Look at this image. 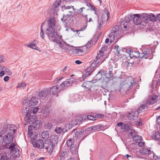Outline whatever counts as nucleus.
<instances>
[{"label":"nucleus","mask_w":160,"mask_h":160,"mask_svg":"<svg viewBox=\"0 0 160 160\" xmlns=\"http://www.w3.org/2000/svg\"><path fill=\"white\" fill-rule=\"evenodd\" d=\"M15 144L12 143L10 144L8 148L10 149L12 153L14 155V156L16 157H18L20 155V150L17 148L15 147Z\"/></svg>","instance_id":"8"},{"label":"nucleus","mask_w":160,"mask_h":160,"mask_svg":"<svg viewBox=\"0 0 160 160\" xmlns=\"http://www.w3.org/2000/svg\"><path fill=\"white\" fill-rule=\"evenodd\" d=\"M26 84L25 83H22L21 84H19L18 87L21 88H24L26 86Z\"/></svg>","instance_id":"58"},{"label":"nucleus","mask_w":160,"mask_h":160,"mask_svg":"<svg viewBox=\"0 0 160 160\" xmlns=\"http://www.w3.org/2000/svg\"><path fill=\"white\" fill-rule=\"evenodd\" d=\"M75 82V79L73 78H71L63 81L60 84V86L62 88H65L68 87L72 86V84Z\"/></svg>","instance_id":"9"},{"label":"nucleus","mask_w":160,"mask_h":160,"mask_svg":"<svg viewBox=\"0 0 160 160\" xmlns=\"http://www.w3.org/2000/svg\"><path fill=\"white\" fill-rule=\"evenodd\" d=\"M152 137L156 140H160V133L155 132H154L152 136Z\"/></svg>","instance_id":"35"},{"label":"nucleus","mask_w":160,"mask_h":160,"mask_svg":"<svg viewBox=\"0 0 160 160\" xmlns=\"http://www.w3.org/2000/svg\"><path fill=\"white\" fill-rule=\"evenodd\" d=\"M57 43L59 45L60 48H62L63 49H64L67 51L69 53H70V48L72 47V46H70L68 45H67L66 43L65 42H62L60 40H58V39L57 41H54Z\"/></svg>","instance_id":"11"},{"label":"nucleus","mask_w":160,"mask_h":160,"mask_svg":"<svg viewBox=\"0 0 160 160\" xmlns=\"http://www.w3.org/2000/svg\"><path fill=\"white\" fill-rule=\"evenodd\" d=\"M128 131L129 135L132 136L133 140H142V136L137 135V132L134 130L129 129Z\"/></svg>","instance_id":"13"},{"label":"nucleus","mask_w":160,"mask_h":160,"mask_svg":"<svg viewBox=\"0 0 160 160\" xmlns=\"http://www.w3.org/2000/svg\"><path fill=\"white\" fill-rule=\"evenodd\" d=\"M70 151L72 154H76L77 152V146L75 144L72 145L70 147Z\"/></svg>","instance_id":"39"},{"label":"nucleus","mask_w":160,"mask_h":160,"mask_svg":"<svg viewBox=\"0 0 160 160\" xmlns=\"http://www.w3.org/2000/svg\"><path fill=\"white\" fill-rule=\"evenodd\" d=\"M147 56L148 54L146 52H143V53H139V58H147Z\"/></svg>","instance_id":"45"},{"label":"nucleus","mask_w":160,"mask_h":160,"mask_svg":"<svg viewBox=\"0 0 160 160\" xmlns=\"http://www.w3.org/2000/svg\"><path fill=\"white\" fill-rule=\"evenodd\" d=\"M82 122L81 118L79 117L78 118L75 119L74 121V124L75 125H76L78 124H79ZM74 122H72L69 124V125H71V127H70V128H72V126H73L74 125Z\"/></svg>","instance_id":"32"},{"label":"nucleus","mask_w":160,"mask_h":160,"mask_svg":"<svg viewBox=\"0 0 160 160\" xmlns=\"http://www.w3.org/2000/svg\"><path fill=\"white\" fill-rule=\"evenodd\" d=\"M152 155L153 157V158H154L155 160H160V157H158V156L154 154L153 153V154H152Z\"/></svg>","instance_id":"59"},{"label":"nucleus","mask_w":160,"mask_h":160,"mask_svg":"<svg viewBox=\"0 0 160 160\" xmlns=\"http://www.w3.org/2000/svg\"><path fill=\"white\" fill-rule=\"evenodd\" d=\"M66 153L65 152H63L61 153V154L60 156V158L61 159H63L65 158V157L66 156Z\"/></svg>","instance_id":"55"},{"label":"nucleus","mask_w":160,"mask_h":160,"mask_svg":"<svg viewBox=\"0 0 160 160\" xmlns=\"http://www.w3.org/2000/svg\"><path fill=\"white\" fill-rule=\"evenodd\" d=\"M133 15L128 14L124 18V20L122 21L120 23L121 28H124L126 30L128 28V23L133 19Z\"/></svg>","instance_id":"7"},{"label":"nucleus","mask_w":160,"mask_h":160,"mask_svg":"<svg viewBox=\"0 0 160 160\" xmlns=\"http://www.w3.org/2000/svg\"><path fill=\"white\" fill-rule=\"evenodd\" d=\"M28 139L30 140H36L37 139L38 136L36 133H32L29 136H28Z\"/></svg>","instance_id":"40"},{"label":"nucleus","mask_w":160,"mask_h":160,"mask_svg":"<svg viewBox=\"0 0 160 160\" xmlns=\"http://www.w3.org/2000/svg\"><path fill=\"white\" fill-rule=\"evenodd\" d=\"M28 102L29 105L28 107L33 108V107L38 104L39 102V99L35 97H33L28 101Z\"/></svg>","instance_id":"15"},{"label":"nucleus","mask_w":160,"mask_h":160,"mask_svg":"<svg viewBox=\"0 0 160 160\" xmlns=\"http://www.w3.org/2000/svg\"><path fill=\"white\" fill-rule=\"evenodd\" d=\"M44 24V23L43 22H42V25L41 26V31L40 32V35L41 37L42 38L44 39V32L42 28V25Z\"/></svg>","instance_id":"46"},{"label":"nucleus","mask_w":160,"mask_h":160,"mask_svg":"<svg viewBox=\"0 0 160 160\" xmlns=\"http://www.w3.org/2000/svg\"><path fill=\"white\" fill-rule=\"evenodd\" d=\"M71 15H72L71 14H67L66 15H63V18H61V20L64 23L65 27H67L68 26V24L70 21V16Z\"/></svg>","instance_id":"17"},{"label":"nucleus","mask_w":160,"mask_h":160,"mask_svg":"<svg viewBox=\"0 0 160 160\" xmlns=\"http://www.w3.org/2000/svg\"><path fill=\"white\" fill-rule=\"evenodd\" d=\"M114 49L115 51V53L117 54L118 56H121L123 54V53L124 52H126V50L125 48H122V49H120L119 48V46L118 45H116L115 46L114 48Z\"/></svg>","instance_id":"21"},{"label":"nucleus","mask_w":160,"mask_h":160,"mask_svg":"<svg viewBox=\"0 0 160 160\" xmlns=\"http://www.w3.org/2000/svg\"><path fill=\"white\" fill-rule=\"evenodd\" d=\"M85 8L84 7H82L81 8H80L79 9H78L77 10V11L76 12L78 14H80L82 13L83 11V10L85 9Z\"/></svg>","instance_id":"57"},{"label":"nucleus","mask_w":160,"mask_h":160,"mask_svg":"<svg viewBox=\"0 0 160 160\" xmlns=\"http://www.w3.org/2000/svg\"><path fill=\"white\" fill-rule=\"evenodd\" d=\"M52 125L51 123L47 122L45 124L44 127L47 129H50L52 128Z\"/></svg>","instance_id":"50"},{"label":"nucleus","mask_w":160,"mask_h":160,"mask_svg":"<svg viewBox=\"0 0 160 160\" xmlns=\"http://www.w3.org/2000/svg\"><path fill=\"white\" fill-rule=\"evenodd\" d=\"M159 97V95L157 96L155 94H152L150 95L148 98V101L149 104H152L157 102V100Z\"/></svg>","instance_id":"19"},{"label":"nucleus","mask_w":160,"mask_h":160,"mask_svg":"<svg viewBox=\"0 0 160 160\" xmlns=\"http://www.w3.org/2000/svg\"><path fill=\"white\" fill-rule=\"evenodd\" d=\"M133 21L136 25H139L142 22L141 15L135 14L133 15Z\"/></svg>","instance_id":"18"},{"label":"nucleus","mask_w":160,"mask_h":160,"mask_svg":"<svg viewBox=\"0 0 160 160\" xmlns=\"http://www.w3.org/2000/svg\"><path fill=\"white\" fill-rule=\"evenodd\" d=\"M35 40H34L32 42H31L29 44H25V45L28 48H31L35 50H37L38 49V47L35 44Z\"/></svg>","instance_id":"29"},{"label":"nucleus","mask_w":160,"mask_h":160,"mask_svg":"<svg viewBox=\"0 0 160 160\" xmlns=\"http://www.w3.org/2000/svg\"><path fill=\"white\" fill-rule=\"evenodd\" d=\"M42 113H43L44 115H47L50 113V110L48 107H45L42 108Z\"/></svg>","instance_id":"41"},{"label":"nucleus","mask_w":160,"mask_h":160,"mask_svg":"<svg viewBox=\"0 0 160 160\" xmlns=\"http://www.w3.org/2000/svg\"><path fill=\"white\" fill-rule=\"evenodd\" d=\"M48 22L49 26L48 28L54 29L56 23V20L55 18H49L48 21Z\"/></svg>","instance_id":"20"},{"label":"nucleus","mask_w":160,"mask_h":160,"mask_svg":"<svg viewBox=\"0 0 160 160\" xmlns=\"http://www.w3.org/2000/svg\"><path fill=\"white\" fill-rule=\"evenodd\" d=\"M104 11L105 13L106 14V15L107 16V21L109 18V16H110L109 12V11H108V10H107V9L106 8H105L104 9Z\"/></svg>","instance_id":"56"},{"label":"nucleus","mask_w":160,"mask_h":160,"mask_svg":"<svg viewBox=\"0 0 160 160\" xmlns=\"http://www.w3.org/2000/svg\"><path fill=\"white\" fill-rule=\"evenodd\" d=\"M102 127V126L101 125H98L88 128L87 130L90 131H92L96 130L99 131L100 130Z\"/></svg>","instance_id":"25"},{"label":"nucleus","mask_w":160,"mask_h":160,"mask_svg":"<svg viewBox=\"0 0 160 160\" xmlns=\"http://www.w3.org/2000/svg\"><path fill=\"white\" fill-rule=\"evenodd\" d=\"M32 144L34 148L42 149L44 147H45L46 149L49 153H51L53 149L55 147V145L53 144V141H47L48 143H43V141H31Z\"/></svg>","instance_id":"4"},{"label":"nucleus","mask_w":160,"mask_h":160,"mask_svg":"<svg viewBox=\"0 0 160 160\" xmlns=\"http://www.w3.org/2000/svg\"><path fill=\"white\" fill-rule=\"evenodd\" d=\"M121 129L125 131H128L129 130V126L128 124H124L121 127Z\"/></svg>","instance_id":"49"},{"label":"nucleus","mask_w":160,"mask_h":160,"mask_svg":"<svg viewBox=\"0 0 160 160\" xmlns=\"http://www.w3.org/2000/svg\"><path fill=\"white\" fill-rule=\"evenodd\" d=\"M87 48L86 47L83 46L81 47L78 48L76 50L77 53L79 55H81L84 52L86 51Z\"/></svg>","instance_id":"23"},{"label":"nucleus","mask_w":160,"mask_h":160,"mask_svg":"<svg viewBox=\"0 0 160 160\" xmlns=\"http://www.w3.org/2000/svg\"><path fill=\"white\" fill-rule=\"evenodd\" d=\"M135 83L132 80V77H129L127 78L125 80V83L122 85L120 90V91L121 92L123 90L126 92L128 91H129L132 88L133 86L135 85Z\"/></svg>","instance_id":"5"},{"label":"nucleus","mask_w":160,"mask_h":160,"mask_svg":"<svg viewBox=\"0 0 160 160\" xmlns=\"http://www.w3.org/2000/svg\"><path fill=\"white\" fill-rule=\"evenodd\" d=\"M31 109L29 108H23L22 113L24 117V120L27 123L32 124L33 125V128L37 130L39 129L42 126V123L41 121L37 120L35 115H31Z\"/></svg>","instance_id":"2"},{"label":"nucleus","mask_w":160,"mask_h":160,"mask_svg":"<svg viewBox=\"0 0 160 160\" xmlns=\"http://www.w3.org/2000/svg\"><path fill=\"white\" fill-rule=\"evenodd\" d=\"M82 134V131H78L75 134V137L78 138L80 137Z\"/></svg>","instance_id":"53"},{"label":"nucleus","mask_w":160,"mask_h":160,"mask_svg":"<svg viewBox=\"0 0 160 160\" xmlns=\"http://www.w3.org/2000/svg\"><path fill=\"white\" fill-rule=\"evenodd\" d=\"M33 128V127L31 125L28 126V136L33 133L32 132Z\"/></svg>","instance_id":"47"},{"label":"nucleus","mask_w":160,"mask_h":160,"mask_svg":"<svg viewBox=\"0 0 160 160\" xmlns=\"http://www.w3.org/2000/svg\"><path fill=\"white\" fill-rule=\"evenodd\" d=\"M41 136L42 139L45 140H48L49 138V134L48 132L44 131L41 133Z\"/></svg>","instance_id":"34"},{"label":"nucleus","mask_w":160,"mask_h":160,"mask_svg":"<svg viewBox=\"0 0 160 160\" xmlns=\"http://www.w3.org/2000/svg\"><path fill=\"white\" fill-rule=\"evenodd\" d=\"M141 142H140V141L139 142H136V144H137L138 146L140 148H143L145 146V143L144 142H142V141H141Z\"/></svg>","instance_id":"48"},{"label":"nucleus","mask_w":160,"mask_h":160,"mask_svg":"<svg viewBox=\"0 0 160 160\" xmlns=\"http://www.w3.org/2000/svg\"><path fill=\"white\" fill-rule=\"evenodd\" d=\"M104 52L100 50L91 66L85 71V75L86 77H87L92 73L94 71L93 68L95 67L99 64L102 63L105 60L106 58L104 57Z\"/></svg>","instance_id":"3"},{"label":"nucleus","mask_w":160,"mask_h":160,"mask_svg":"<svg viewBox=\"0 0 160 160\" xmlns=\"http://www.w3.org/2000/svg\"><path fill=\"white\" fill-rule=\"evenodd\" d=\"M139 152L141 154L143 155L148 154L151 155L153 154V152H151L150 150L147 148H143L139 150Z\"/></svg>","instance_id":"28"},{"label":"nucleus","mask_w":160,"mask_h":160,"mask_svg":"<svg viewBox=\"0 0 160 160\" xmlns=\"http://www.w3.org/2000/svg\"><path fill=\"white\" fill-rule=\"evenodd\" d=\"M92 44V43L90 41L88 42L86 46H85L86 47V48H87L88 47H90Z\"/></svg>","instance_id":"62"},{"label":"nucleus","mask_w":160,"mask_h":160,"mask_svg":"<svg viewBox=\"0 0 160 160\" xmlns=\"http://www.w3.org/2000/svg\"><path fill=\"white\" fill-rule=\"evenodd\" d=\"M140 112V108H138L137 111L133 110L129 114L128 118L131 120H135Z\"/></svg>","instance_id":"14"},{"label":"nucleus","mask_w":160,"mask_h":160,"mask_svg":"<svg viewBox=\"0 0 160 160\" xmlns=\"http://www.w3.org/2000/svg\"><path fill=\"white\" fill-rule=\"evenodd\" d=\"M92 83L91 81L86 82L83 83L82 85V86L86 88V91L89 90L92 87Z\"/></svg>","instance_id":"27"},{"label":"nucleus","mask_w":160,"mask_h":160,"mask_svg":"<svg viewBox=\"0 0 160 160\" xmlns=\"http://www.w3.org/2000/svg\"><path fill=\"white\" fill-rule=\"evenodd\" d=\"M16 127L13 124L2 123L0 126V140H13Z\"/></svg>","instance_id":"1"},{"label":"nucleus","mask_w":160,"mask_h":160,"mask_svg":"<svg viewBox=\"0 0 160 160\" xmlns=\"http://www.w3.org/2000/svg\"><path fill=\"white\" fill-rule=\"evenodd\" d=\"M67 127H66V128L65 129L64 128H62L61 127H57L55 129V131L56 133L58 134L63 133L67 131L66 129Z\"/></svg>","instance_id":"24"},{"label":"nucleus","mask_w":160,"mask_h":160,"mask_svg":"<svg viewBox=\"0 0 160 160\" xmlns=\"http://www.w3.org/2000/svg\"><path fill=\"white\" fill-rule=\"evenodd\" d=\"M62 10L67 14L68 13H73L72 11H74L76 9L73 6L65 4L62 7Z\"/></svg>","instance_id":"10"},{"label":"nucleus","mask_w":160,"mask_h":160,"mask_svg":"<svg viewBox=\"0 0 160 160\" xmlns=\"http://www.w3.org/2000/svg\"><path fill=\"white\" fill-rule=\"evenodd\" d=\"M87 118L88 120L94 121L97 119L96 118V117H94L93 116L88 115L87 116Z\"/></svg>","instance_id":"54"},{"label":"nucleus","mask_w":160,"mask_h":160,"mask_svg":"<svg viewBox=\"0 0 160 160\" xmlns=\"http://www.w3.org/2000/svg\"><path fill=\"white\" fill-rule=\"evenodd\" d=\"M38 95L40 99L44 100L49 95V90L46 89L40 91L39 92Z\"/></svg>","instance_id":"12"},{"label":"nucleus","mask_w":160,"mask_h":160,"mask_svg":"<svg viewBox=\"0 0 160 160\" xmlns=\"http://www.w3.org/2000/svg\"><path fill=\"white\" fill-rule=\"evenodd\" d=\"M99 28H101L102 27V25L103 24V21L102 19L101 18V19L100 20V22H99Z\"/></svg>","instance_id":"60"},{"label":"nucleus","mask_w":160,"mask_h":160,"mask_svg":"<svg viewBox=\"0 0 160 160\" xmlns=\"http://www.w3.org/2000/svg\"><path fill=\"white\" fill-rule=\"evenodd\" d=\"M121 29L119 28L117 26H115L112 28V31L114 33V34L116 37H121L122 35H120Z\"/></svg>","instance_id":"22"},{"label":"nucleus","mask_w":160,"mask_h":160,"mask_svg":"<svg viewBox=\"0 0 160 160\" xmlns=\"http://www.w3.org/2000/svg\"><path fill=\"white\" fill-rule=\"evenodd\" d=\"M0 160H9V158L6 155L3 154L0 156Z\"/></svg>","instance_id":"51"},{"label":"nucleus","mask_w":160,"mask_h":160,"mask_svg":"<svg viewBox=\"0 0 160 160\" xmlns=\"http://www.w3.org/2000/svg\"><path fill=\"white\" fill-rule=\"evenodd\" d=\"M75 141H67V146L68 147H72V145L75 144Z\"/></svg>","instance_id":"52"},{"label":"nucleus","mask_w":160,"mask_h":160,"mask_svg":"<svg viewBox=\"0 0 160 160\" xmlns=\"http://www.w3.org/2000/svg\"><path fill=\"white\" fill-rule=\"evenodd\" d=\"M106 72L102 70L99 71L96 75V76H98V75H100V76L99 77L98 79H100L102 76L103 78H104V76L105 77V75L106 74Z\"/></svg>","instance_id":"38"},{"label":"nucleus","mask_w":160,"mask_h":160,"mask_svg":"<svg viewBox=\"0 0 160 160\" xmlns=\"http://www.w3.org/2000/svg\"><path fill=\"white\" fill-rule=\"evenodd\" d=\"M156 122L158 124L160 125V116H158L157 118Z\"/></svg>","instance_id":"63"},{"label":"nucleus","mask_w":160,"mask_h":160,"mask_svg":"<svg viewBox=\"0 0 160 160\" xmlns=\"http://www.w3.org/2000/svg\"><path fill=\"white\" fill-rule=\"evenodd\" d=\"M46 33L49 39L53 42L57 41L59 36L54 29L47 28Z\"/></svg>","instance_id":"6"},{"label":"nucleus","mask_w":160,"mask_h":160,"mask_svg":"<svg viewBox=\"0 0 160 160\" xmlns=\"http://www.w3.org/2000/svg\"><path fill=\"white\" fill-rule=\"evenodd\" d=\"M9 79V77L8 76H6L4 78L3 80L5 82H7Z\"/></svg>","instance_id":"64"},{"label":"nucleus","mask_w":160,"mask_h":160,"mask_svg":"<svg viewBox=\"0 0 160 160\" xmlns=\"http://www.w3.org/2000/svg\"><path fill=\"white\" fill-rule=\"evenodd\" d=\"M149 104L148 101H146L144 102V104L141 105L140 107L138 108H140V112L142 111V110L145 111L148 109V106L146 105Z\"/></svg>","instance_id":"36"},{"label":"nucleus","mask_w":160,"mask_h":160,"mask_svg":"<svg viewBox=\"0 0 160 160\" xmlns=\"http://www.w3.org/2000/svg\"><path fill=\"white\" fill-rule=\"evenodd\" d=\"M115 36V35L114 34V33H113L112 31L109 34L108 37L111 43L114 41Z\"/></svg>","instance_id":"44"},{"label":"nucleus","mask_w":160,"mask_h":160,"mask_svg":"<svg viewBox=\"0 0 160 160\" xmlns=\"http://www.w3.org/2000/svg\"><path fill=\"white\" fill-rule=\"evenodd\" d=\"M0 71H5L8 75H10L12 74V72L7 68L0 64Z\"/></svg>","instance_id":"31"},{"label":"nucleus","mask_w":160,"mask_h":160,"mask_svg":"<svg viewBox=\"0 0 160 160\" xmlns=\"http://www.w3.org/2000/svg\"><path fill=\"white\" fill-rule=\"evenodd\" d=\"M60 90L58 89V86H55L52 87L51 89L49 90V94H55L59 92Z\"/></svg>","instance_id":"26"},{"label":"nucleus","mask_w":160,"mask_h":160,"mask_svg":"<svg viewBox=\"0 0 160 160\" xmlns=\"http://www.w3.org/2000/svg\"><path fill=\"white\" fill-rule=\"evenodd\" d=\"M113 77V74L112 72L111 71H109L108 73L106 72V74L105 75V77L109 79H111Z\"/></svg>","instance_id":"43"},{"label":"nucleus","mask_w":160,"mask_h":160,"mask_svg":"<svg viewBox=\"0 0 160 160\" xmlns=\"http://www.w3.org/2000/svg\"><path fill=\"white\" fill-rule=\"evenodd\" d=\"M52 138L54 140H57L58 139V137L56 135H54L52 136Z\"/></svg>","instance_id":"61"},{"label":"nucleus","mask_w":160,"mask_h":160,"mask_svg":"<svg viewBox=\"0 0 160 160\" xmlns=\"http://www.w3.org/2000/svg\"><path fill=\"white\" fill-rule=\"evenodd\" d=\"M141 15L142 20L144 22H149V14L142 13Z\"/></svg>","instance_id":"33"},{"label":"nucleus","mask_w":160,"mask_h":160,"mask_svg":"<svg viewBox=\"0 0 160 160\" xmlns=\"http://www.w3.org/2000/svg\"><path fill=\"white\" fill-rule=\"evenodd\" d=\"M29 108L30 109H31L32 110L31 111H32V112L33 114H35V113H36L38 112V110H39V108L38 107H36V106L33 107V108H29V107H26L25 108ZM31 113H32V112H31Z\"/></svg>","instance_id":"42"},{"label":"nucleus","mask_w":160,"mask_h":160,"mask_svg":"<svg viewBox=\"0 0 160 160\" xmlns=\"http://www.w3.org/2000/svg\"><path fill=\"white\" fill-rule=\"evenodd\" d=\"M62 2L61 0H56L55 1L53 4V7L52 9V11H53L54 13V15L55 16V14L56 13V15H58L57 12L58 10V7L60 5Z\"/></svg>","instance_id":"16"},{"label":"nucleus","mask_w":160,"mask_h":160,"mask_svg":"<svg viewBox=\"0 0 160 160\" xmlns=\"http://www.w3.org/2000/svg\"><path fill=\"white\" fill-rule=\"evenodd\" d=\"M130 52L129 56L131 58H132L133 57H135L137 58H139V53L138 52L134 50L130 51Z\"/></svg>","instance_id":"30"},{"label":"nucleus","mask_w":160,"mask_h":160,"mask_svg":"<svg viewBox=\"0 0 160 160\" xmlns=\"http://www.w3.org/2000/svg\"><path fill=\"white\" fill-rule=\"evenodd\" d=\"M149 21L152 22H155L157 20V17L156 16L152 13L149 14Z\"/></svg>","instance_id":"37"}]
</instances>
